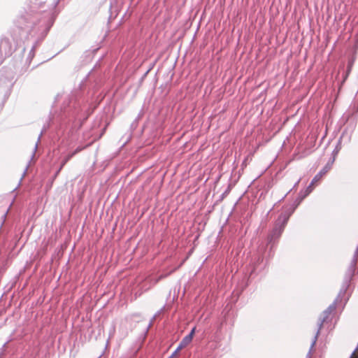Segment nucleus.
<instances>
[{
    "label": "nucleus",
    "instance_id": "nucleus-1",
    "mask_svg": "<svg viewBox=\"0 0 358 358\" xmlns=\"http://www.w3.org/2000/svg\"><path fill=\"white\" fill-rule=\"evenodd\" d=\"M194 332H195V327H194L192 329V331H190V333L188 335H187L180 343V344L178 345L179 349H182V348H185L187 345H188L192 342Z\"/></svg>",
    "mask_w": 358,
    "mask_h": 358
},
{
    "label": "nucleus",
    "instance_id": "nucleus-2",
    "mask_svg": "<svg viewBox=\"0 0 358 358\" xmlns=\"http://www.w3.org/2000/svg\"><path fill=\"white\" fill-rule=\"evenodd\" d=\"M328 171V169L324 168L320 173H318L313 178L311 185H313L314 182H316L319 181L322 177L326 174V173Z\"/></svg>",
    "mask_w": 358,
    "mask_h": 358
},
{
    "label": "nucleus",
    "instance_id": "nucleus-3",
    "mask_svg": "<svg viewBox=\"0 0 358 358\" xmlns=\"http://www.w3.org/2000/svg\"><path fill=\"white\" fill-rule=\"evenodd\" d=\"M80 149H77L75 150L73 153L69 155L66 156V157L64 159L63 162L62 163L61 167L59 171L62 169V168L66 164V163L74 155H76Z\"/></svg>",
    "mask_w": 358,
    "mask_h": 358
},
{
    "label": "nucleus",
    "instance_id": "nucleus-4",
    "mask_svg": "<svg viewBox=\"0 0 358 358\" xmlns=\"http://www.w3.org/2000/svg\"><path fill=\"white\" fill-rule=\"evenodd\" d=\"M322 323H323V320H322V321H321V322L320 323L319 329L317 330V334H316V336H315V339H314V341H313V343H312V345H311V347H312V348L315 345V343H316L317 337V335H318V334H319L320 329L322 328Z\"/></svg>",
    "mask_w": 358,
    "mask_h": 358
},
{
    "label": "nucleus",
    "instance_id": "nucleus-5",
    "mask_svg": "<svg viewBox=\"0 0 358 358\" xmlns=\"http://www.w3.org/2000/svg\"><path fill=\"white\" fill-rule=\"evenodd\" d=\"M350 358H358V347L355 349Z\"/></svg>",
    "mask_w": 358,
    "mask_h": 358
},
{
    "label": "nucleus",
    "instance_id": "nucleus-6",
    "mask_svg": "<svg viewBox=\"0 0 358 358\" xmlns=\"http://www.w3.org/2000/svg\"><path fill=\"white\" fill-rule=\"evenodd\" d=\"M182 349H179V346L177 348V349L173 352V353L171 355V357L173 358L174 357H176L178 353L179 352L180 350H181Z\"/></svg>",
    "mask_w": 358,
    "mask_h": 358
},
{
    "label": "nucleus",
    "instance_id": "nucleus-7",
    "mask_svg": "<svg viewBox=\"0 0 358 358\" xmlns=\"http://www.w3.org/2000/svg\"><path fill=\"white\" fill-rule=\"evenodd\" d=\"M1 45L3 44H6V45H8V41L5 40V41H2L1 43Z\"/></svg>",
    "mask_w": 358,
    "mask_h": 358
},
{
    "label": "nucleus",
    "instance_id": "nucleus-8",
    "mask_svg": "<svg viewBox=\"0 0 358 358\" xmlns=\"http://www.w3.org/2000/svg\"><path fill=\"white\" fill-rule=\"evenodd\" d=\"M355 264H356V259H353V261H352V265H353V266L355 265Z\"/></svg>",
    "mask_w": 358,
    "mask_h": 358
},
{
    "label": "nucleus",
    "instance_id": "nucleus-9",
    "mask_svg": "<svg viewBox=\"0 0 358 358\" xmlns=\"http://www.w3.org/2000/svg\"><path fill=\"white\" fill-rule=\"evenodd\" d=\"M169 358H172L171 357H169Z\"/></svg>",
    "mask_w": 358,
    "mask_h": 358
}]
</instances>
